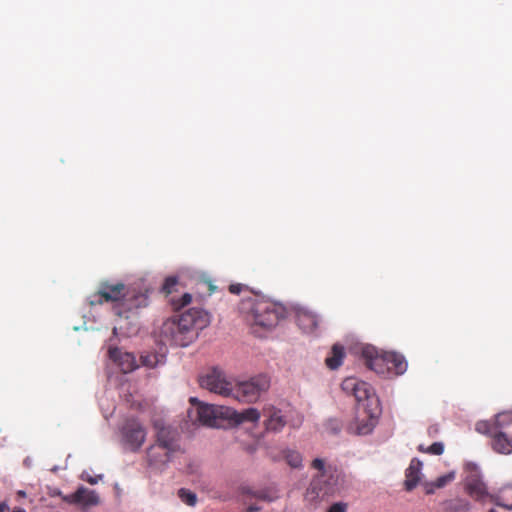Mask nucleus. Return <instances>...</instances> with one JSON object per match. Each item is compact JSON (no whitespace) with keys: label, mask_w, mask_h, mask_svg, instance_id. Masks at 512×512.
Wrapping results in <instances>:
<instances>
[{"label":"nucleus","mask_w":512,"mask_h":512,"mask_svg":"<svg viewBox=\"0 0 512 512\" xmlns=\"http://www.w3.org/2000/svg\"><path fill=\"white\" fill-rule=\"evenodd\" d=\"M210 323V315L203 309L191 308L178 318H168L155 332L159 342L164 345L186 347Z\"/></svg>","instance_id":"obj_1"},{"label":"nucleus","mask_w":512,"mask_h":512,"mask_svg":"<svg viewBox=\"0 0 512 512\" xmlns=\"http://www.w3.org/2000/svg\"><path fill=\"white\" fill-rule=\"evenodd\" d=\"M113 302V311L120 318L129 319L137 314V310L148 306V296L139 292L130 294L123 283L111 284L102 282L99 290L90 297V305H101Z\"/></svg>","instance_id":"obj_2"},{"label":"nucleus","mask_w":512,"mask_h":512,"mask_svg":"<svg viewBox=\"0 0 512 512\" xmlns=\"http://www.w3.org/2000/svg\"><path fill=\"white\" fill-rule=\"evenodd\" d=\"M155 440L146 451L148 467L154 471H163L169 462L183 453L179 432L171 426L154 423Z\"/></svg>","instance_id":"obj_3"},{"label":"nucleus","mask_w":512,"mask_h":512,"mask_svg":"<svg viewBox=\"0 0 512 512\" xmlns=\"http://www.w3.org/2000/svg\"><path fill=\"white\" fill-rule=\"evenodd\" d=\"M239 311L252 328L267 330L275 327L285 315L282 305L256 293L241 300Z\"/></svg>","instance_id":"obj_4"},{"label":"nucleus","mask_w":512,"mask_h":512,"mask_svg":"<svg viewBox=\"0 0 512 512\" xmlns=\"http://www.w3.org/2000/svg\"><path fill=\"white\" fill-rule=\"evenodd\" d=\"M465 490L474 500L480 503H495L497 506L512 510V504H503L499 497L488 493L485 483L482 481L481 473L476 464L467 463L465 465Z\"/></svg>","instance_id":"obj_5"},{"label":"nucleus","mask_w":512,"mask_h":512,"mask_svg":"<svg viewBox=\"0 0 512 512\" xmlns=\"http://www.w3.org/2000/svg\"><path fill=\"white\" fill-rule=\"evenodd\" d=\"M269 387L270 379L263 374L257 375L249 380L234 383L233 394L230 397L242 403H255Z\"/></svg>","instance_id":"obj_6"},{"label":"nucleus","mask_w":512,"mask_h":512,"mask_svg":"<svg viewBox=\"0 0 512 512\" xmlns=\"http://www.w3.org/2000/svg\"><path fill=\"white\" fill-rule=\"evenodd\" d=\"M199 384L202 388L223 397H230L233 394L234 381L217 367L203 374L199 378Z\"/></svg>","instance_id":"obj_7"},{"label":"nucleus","mask_w":512,"mask_h":512,"mask_svg":"<svg viewBox=\"0 0 512 512\" xmlns=\"http://www.w3.org/2000/svg\"><path fill=\"white\" fill-rule=\"evenodd\" d=\"M339 490V476L335 472L323 471L311 482L309 491L316 498L324 499L326 496L335 494Z\"/></svg>","instance_id":"obj_8"},{"label":"nucleus","mask_w":512,"mask_h":512,"mask_svg":"<svg viewBox=\"0 0 512 512\" xmlns=\"http://www.w3.org/2000/svg\"><path fill=\"white\" fill-rule=\"evenodd\" d=\"M475 430L483 435L490 437V446L495 453L502 455L512 454V436L505 431L489 430L485 423H476Z\"/></svg>","instance_id":"obj_9"},{"label":"nucleus","mask_w":512,"mask_h":512,"mask_svg":"<svg viewBox=\"0 0 512 512\" xmlns=\"http://www.w3.org/2000/svg\"><path fill=\"white\" fill-rule=\"evenodd\" d=\"M387 353L379 351L372 345H365L361 348V357L366 367L382 376L388 375Z\"/></svg>","instance_id":"obj_10"},{"label":"nucleus","mask_w":512,"mask_h":512,"mask_svg":"<svg viewBox=\"0 0 512 512\" xmlns=\"http://www.w3.org/2000/svg\"><path fill=\"white\" fill-rule=\"evenodd\" d=\"M124 444L132 451H137L146 439V430L136 419H129L121 430Z\"/></svg>","instance_id":"obj_11"},{"label":"nucleus","mask_w":512,"mask_h":512,"mask_svg":"<svg viewBox=\"0 0 512 512\" xmlns=\"http://www.w3.org/2000/svg\"><path fill=\"white\" fill-rule=\"evenodd\" d=\"M341 387L346 393L352 394L358 402L368 401L371 404L378 402L374 389L365 381L349 377L344 379Z\"/></svg>","instance_id":"obj_12"},{"label":"nucleus","mask_w":512,"mask_h":512,"mask_svg":"<svg viewBox=\"0 0 512 512\" xmlns=\"http://www.w3.org/2000/svg\"><path fill=\"white\" fill-rule=\"evenodd\" d=\"M192 404H197V420L207 426H216L219 418H225V410L222 406H215L199 402L196 398H191Z\"/></svg>","instance_id":"obj_13"},{"label":"nucleus","mask_w":512,"mask_h":512,"mask_svg":"<svg viewBox=\"0 0 512 512\" xmlns=\"http://www.w3.org/2000/svg\"><path fill=\"white\" fill-rule=\"evenodd\" d=\"M264 428L268 433H279L287 424L283 411L273 405L265 406L262 410Z\"/></svg>","instance_id":"obj_14"},{"label":"nucleus","mask_w":512,"mask_h":512,"mask_svg":"<svg viewBox=\"0 0 512 512\" xmlns=\"http://www.w3.org/2000/svg\"><path fill=\"white\" fill-rule=\"evenodd\" d=\"M62 499L69 504H78L83 506H92L99 502L97 494L83 486L79 487L74 493L62 496Z\"/></svg>","instance_id":"obj_15"},{"label":"nucleus","mask_w":512,"mask_h":512,"mask_svg":"<svg viewBox=\"0 0 512 512\" xmlns=\"http://www.w3.org/2000/svg\"><path fill=\"white\" fill-rule=\"evenodd\" d=\"M109 357L118 364L123 373L132 372L137 367L134 355L122 352L119 348H110Z\"/></svg>","instance_id":"obj_16"},{"label":"nucleus","mask_w":512,"mask_h":512,"mask_svg":"<svg viewBox=\"0 0 512 512\" xmlns=\"http://www.w3.org/2000/svg\"><path fill=\"white\" fill-rule=\"evenodd\" d=\"M242 495L244 502L247 503L249 499L255 498L267 502H272L279 497L278 490L275 486L266 487L263 489L254 490L250 487L242 488Z\"/></svg>","instance_id":"obj_17"},{"label":"nucleus","mask_w":512,"mask_h":512,"mask_svg":"<svg viewBox=\"0 0 512 512\" xmlns=\"http://www.w3.org/2000/svg\"><path fill=\"white\" fill-rule=\"evenodd\" d=\"M261 414L262 413H260L258 409L252 407L242 411L228 408L225 410V418H229L237 424H242L245 422L256 423L260 419Z\"/></svg>","instance_id":"obj_18"},{"label":"nucleus","mask_w":512,"mask_h":512,"mask_svg":"<svg viewBox=\"0 0 512 512\" xmlns=\"http://www.w3.org/2000/svg\"><path fill=\"white\" fill-rule=\"evenodd\" d=\"M422 462L418 458L410 461L408 468L405 470L404 488L406 491H412L421 479Z\"/></svg>","instance_id":"obj_19"},{"label":"nucleus","mask_w":512,"mask_h":512,"mask_svg":"<svg viewBox=\"0 0 512 512\" xmlns=\"http://www.w3.org/2000/svg\"><path fill=\"white\" fill-rule=\"evenodd\" d=\"M296 322L303 331L311 332L318 326L319 318L311 311L299 310L296 314Z\"/></svg>","instance_id":"obj_20"},{"label":"nucleus","mask_w":512,"mask_h":512,"mask_svg":"<svg viewBox=\"0 0 512 512\" xmlns=\"http://www.w3.org/2000/svg\"><path fill=\"white\" fill-rule=\"evenodd\" d=\"M478 423H485L489 430L505 431L506 428L512 425V411L498 413L492 420L479 421Z\"/></svg>","instance_id":"obj_21"},{"label":"nucleus","mask_w":512,"mask_h":512,"mask_svg":"<svg viewBox=\"0 0 512 512\" xmlns=\"http://www.w3.org/2000/svg\"><path fill=\"white\" fill-rule=\"evenodd\" d=\"M387 357L388 361H386V363H388V375H401L406 371L407 362L401 354L388 352Z\"/></svg>","instance_id":"obj_22"},{"label":"nucleus","mask_w":512,"mask_h":512,"mask_svg":"<svg viewBox=\"0 0 512 512\" xmlns=\"http://www.w3.org/2000/svg\"><path fill=\"white\" fill-rule=\"evenodd\" d=\"M455 472L451 471L445 475L438 477L435 481L424 482L422 484L424 491L427 495L433 494L436 489L445 487L447 484L455 479Z\"/></svg>","instance_id":"obj_23"},{"label":"nucleus","mask_w":512,"mask_h":512,"mask_svg":"<svg viewBox=\"0 0 512 512\" xmlns=\"http://www.w3.org/2000/svg\"><path fill=\"white\" fill-rule=\"evenodd\" d=\"M344 348L339 344L333 345L331 349V355L328 356L325 360L326 365L330 369H337L341 364L344 358Z\"/></svg>","instance_id":"obj_24"},{"label":"nucleus","mask_w":512,"mask_h":512,"mask_svg":"<svg viewBox=\"0 0 512 512\" xmlns=\"http://www.w3.org/2000/svg\"><path fill=\"white\" fill-rule=\"evenodd\" d=\"M418 451L431 455H441L444 452V444L442 442H434L432 445L425 447L423 444L418 446Z\"/></svg>","instance_id":"obj_25"},{"label":"nucleus","mask_w":512,"mask_h":512,"mask_svg":"<svg viewBox=\"0 0 512 512\" xmlns=\"http://www.w3.org/2000/svg\"><path fill=\"white\" fill-rule=\"evenodd\" d=\"M375 425V420L372 415L369 416V419L363 421L361 424H357L354 432L358 435H366L369 434Z\"/></svg>","instance_id":"obj_26"},{"label":"nucleus","mask_w":512,"mask_h":512,"mask_svg":"<svg viewBox=\"0 0 512 512\" xmlns=\"http://www.w3.org/2000/svg\"><path fill=\"white\" fill-rule=\"evenodd\" d=\"M285 458L287 463L293 468H298L302 464V456L298 451L288 450Z\"/></svg>","instance_id":"obj_27"},{"label":"nucleus","mask_w":512,"mask_h":512,"mask_svg":"<svg viewBox=\"0 0 512 512\" xmlns=\"http://www.w3.org/2000/svg\"><path fill=\"white\" fill-rule=\"evenodd\" d=\"M178 496L182 502L189 506H194L197 502L196 494L184 488L178 491Z\"/></svg>","instance_id":"obj_28"},{"label":"nucleus","mask_w":512,"mask_h":512,"mask_svg":"<svg viewBox=\"0 0 512 512\" xmlns=\"http://www.w3.org/2000/svg\"><path fill=\"white\" fill-rule=\"evenodd\" d=\"M192 301V296L191 294L189 293H185L183 294L179 299H172L171 300V303H172V306H173V309L174 310H180L182 309L183 307L187 306L188 304H190Z\"/></svg>","instance_id":"obj_29"},{"label":"nucleus","mask_w":512,"mask_h":512,"mask_svg":"<svg viewBox=\"0 0 512 512\" xmlns=\"http://www.w3.org/2000/svg\"><path fill=\"white\" fill-rule=\"evenodd\" d=\"M177 278L175 277H168L166 278V280L164 281V284L162 286V291L165 293V294H171L174 287L177 285Z\"/></svg>","instance_id":"obj_30"},{"label":"nucleus","mask_w":512,"mask_h":512,"mask_svg":"<svg viewBox=\"0 0 512 512\" xmlns=\"http://www.w3.org/2000/svg\"><path fill=\"white\" fill-rule=\"evenodd\" d=\"M348 505L344 502H337L332 504L327 512H347Z\"/></svg>","instance_id":"obj_31"},{"label":"nucleus","mask_w":512,"mask_h":512,"mask_svg":"<svg viewBox=\"0 0 512 512\" xmlns=\"http://www.w3.org/2000/svg\"><path fill=\"white\" fill-rule=\"evenodd\" d=\"M81 478H82V480L88 482L89 484L95 485V484L98 483V481L100 479H102V475H98V476L92 477L90 475H87V474L83 473Z\"/></svg>","instance_id":"obj_32"},{"label":"nucleus","mask_w":512,"mask_h":512,"mask_svg":"<svg viewBox=\"0 0 512 512\" xmlns=\"http://www.w3.org/2000/svg\"><path fill=\"white\" fill-rule=\"evenodd\" d=\"M245 288H247L245 285L243 284H231L229 286V291L232 293V294H239L240 292H242Z\"/></svg>","instance_id":"obj_33"},{"label":"nucleus","mask_w":512,"mask_h":512,"mask_svg":"<svg viewBox=\"0 0 512 512\" xmlns=\"http://www.w3.org/2000/svg\"><path fill=\"white\" fill-rule=\"evenodd\" d=\"M312 467L319 470L320 473L323 472V471H326L324 468H325V463L322 459H319V458H316L313 460L312 462Z\"/></svg>","instance_id":"obj_34"},{"label":"nucleus","mask_w":512,"mask_h":512,"mask_svg":"<svg viewBox=\"0 0 512 512\" xmlns=\"http://www.w3.org/2000/svg\"><path fill=\"white\" fill-rule=\"evenodd\" d=\"M440 431L438 424L430 425L427 429V434L429 437H436Z\"/></svg>","instance_id":"obj_35"},{"label":"nucleus","mask_w":512,"mask_h":512,"mask_svg":"<svg viewBox=\"0 0 512 512\" xmlns=\"http://www.w3.org/2000/svg\"><path fill=\"white\" fill-rule=\"evenodd\" d=\"M204 284L207 286L210 295L216 290V287L211 281L205 280Z\"/></svg>","instance_id":"obj_36"},{"label":"nucleus","mask_w":512,"mask_h":512,"mask_svg":"<svg viewBox=\"0 0 512 512\" xmlns=\"http://www.w3.org/2000/svg\"><path fill=\"white\" fill-rule=\"evenodd\" d=\"M260 510H261V507L254 505V504H250V505H248L246 512H258Z\"/></svg>","instance_id":"obj_37"},{"label":"nucleus","mask_w":512,"mask_h":512,"mask_svg":"<svg viewBox=\"0 0 512 512\" xmlns=\"http://www.w3.org/2000/svg\"><path fill=\"white\" fill-rule=\"evenodd\" d=\"M8 511H9V506L6 503H1L0 504V512H8Z\"/></svg>","instance_id":"obj_38"},{"label":"nucleus","mask_w":512,"mask_h":512,"mask_svg":"<svg viewBox=\"0 0 512 512\" xmlns=\"http://www.w3.org/2000/svg\"><path fill=\"white\" fill-rule=\"evenodd\" d=\"M149 357H142L143 363L147 366H153V363L148 359Z\"/></svg>","instance_id":"obj_39"},{"label":"nucleus","mask_w":512,"mask_h":512,"mask_svg":"<svg viewBox=\"0 0 512 512\" xmlns=\"http://www.w3.org/2000/svg\"><path fill=\"white\" fill-rule=\"evenodd\" d=\"M12 512H26L23 508H15Z\"/></svg>","instance_id":"obj_40"},{"label":"nucleus","mask_w":512,"mask_h":512,"mask_svg":"<svg viewBox=\"0 0 512 512\" xmlns=\"http://www.w3.org/2000/svg\"><path fill=\"white\" fill-rule=\"evenodd\" d=\"M18 495L21 496V497H24L26 494L24 491H18Z\"/></svg>","instance_id":"obj_41"},{"label":"nucleus","mask_w":512,"mask_h":512,"mask_svg":"<svg viewBox=\"0 0 512 512\" xmlns=\"http://www.w3.org/2000/svg\"><path fill=\"white\" fill-rule=\"evenodd\" d=\"M489 512H497L495 509H491Z\"/></svg>","instance_id":"obj_42"}]
</instances>
